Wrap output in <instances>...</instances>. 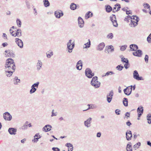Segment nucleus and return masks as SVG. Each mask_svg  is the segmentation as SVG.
<instances>
[{
  "label": "nucleus",
  "instance_id": "f257e3e1",
  "mask_svg": "<svg viewBox=\"0 0 151 151\" xmlns=\"http://www.w3.org/2000/svg\"><path fill=\"white\" fill-rule=\"evenodd\" d=\"M15 63L14 62V60L12 58L7 59L6 60L5 69L15 70Z\"/></svg>",
  "mask_w": 151,
  "mask_h": 151
},
{
  "label": "nucleus",
  "instance_id": "f03ea898",
  "mask_svg": "<svg viewBox=\"0 0 151 151\" xmlns=\"http://www.w3.org/2000/svg\"><path fill=\"white\" fill-rule=\"evenodd\" d=\"M139 21V18L136 15L131 16V23L130 25L131 27H134L138 24V22Z\"/></svg>",
  "mask_w": 151,
  "mask_h": 151
},
{
  "label": "nucleus",
  "instance_id": "7ed1b4c3",
  "mask_svg": "<svg viewBox=\"0 0 151 151\" xmlns=\"http://www.w3.org/2000/svg\"><path fill=\"white\" fill-rule=\"evenodd\" d=\"M72 40H69L67 44V48L68 50V52L69 53H71L72 52L73 49L75 46V44L74 42L71 43Z\"/></svg>",
  "mask_w": 151,
  "mask_h": 151
},
{
  "label": "nucleus",
  "instance_id": "20e7f679",
  "mask_svg": "<svg viewBox=\"0 0 151 151\" xmlns=\"http://www.w3.org/2000/svg\"><path fill=\"white\" fill-rule=\"evenodd\" d=\"M39 82H37L33 84L31 86V88L29 91L30 94H32L35 93L37 90V88H38Z\"/></svg>",
  "mask_w": 151,
  "mask_h": 151
},
{
  "label": "nucleus",
  "instance_id": "39448f33",
  "mask_svg": "<svg viewBox=\"0 0 151 151\" xmlns=\"http://www.w3.org/2000/svg\"><path fill=\"white\" fill-rule=\"evenodd\" d=\"M133 78L137 81L144 80V79L142 76H139V74L137 71L135 70L133 72Z\"/></svg>",
  "mask_w": 151,
  "mask_h": 151
},
{
  "label": "nucleus",
  "instance_id": "423d86ee",
  "mask_svg": "<svg viewBox=\"0 0 151 151\" xmlns=\"http://www.w3.org/2000/svg\"><path fill=\"white\" fill-rule=\"evenodd\" d=\"M86 76L89 78H91L94 76L93 73H92V71L89 68H87L86 69L85 71Z\"/></svg>",
  "mask_w": 151,
  "mask_h": 151
},
{
  "label": "nucleus",
  "instance_id": "0eeeda50",
  "mask_svg": "<svg viewBox=\"0 0 151 151\" xmlns=\"http://www.w3.org/2000/svg\"><path fill=\"white\" fill-rule=\"evenodd\" d=\"M114 50V48L112 45L106 46L105 47V52L108 53L113 52Z\"/></svg>",
  "mask_w": 151,
  "mask_h": 151
},
{
  "label": "nucleus",
  "instance_id": "6e6552de",
  "mask_svg": "<svg viewBox=\"0 0 151 151\" xmlns=\"http://www.w3.org/2000/svg\"><path fill=\"white\" fill-rule=\"evenodd\" d=\"M3 117L4 119L6 121H10L12 118V116L10 115V113L6 112L3 114Z\"/></svg>",
  "mask_w": 151,
  "mask_h": 151
},
{
  "label": "nucleus",
  "instance_id": "1a4fd4ad",
  "mask_svg": "<svg viewBox=\"0 0 151 151\" xmlns=\"http://www.w3.org/2000/svg\"><path fill=\"white\" fill-rule=\"evenodd\" d=\"M110 20L111 21L113 26L115 27H117L118 24L117 22L116 16L112 15L110 17Z\"/></svg>",
  "mask_w": 151,
  "mask_h": 151
},
{
  "label": "nucleus",
  "instance_id": "9d476101",
  "mask_svg": "<svg viewBox=\"0 0 151 151\" xmlns=\"http://www.w3.org/2000/svg\"><path fill=\"white\" fill-rule=\"evenodd\" d=\"M132 86L127 87L124 90V93L127 95H129L131 93L132 89Z\"/></svg>",
  "mask_w": 151,
  "mask_h": 151
},
{
  "label": "nucleus",
  "instance_id": "9b49d317",
  "mask_svg": "<svg viewBox=\"0 0 151 151\" xmlns=\"http://www.w3.org/2000/svg\"><path fill=\"white\" fill-rule=\"evenodd\" d=\"M114 95L113 91H110L106 96V100L108 103H110Z\"/></svg>",
  "mask_w": 151,
  "mask_h": 151
},
{
  "label": "nucleus",
  "instance_id": "f8f14e48",
  "mask_svg": "<svg viewBox=\"0 0 151 151\" xmlns=\"http://www.w3.org/2000/svg\"><path fill=\"white\" fill-rule=\"evenodd\" d=\"M54 14L56 18H60L63 15V13L61 10H58L55 12Z\"/></svg>",
  "mask_w": 151,
  "mask_h": 151
},
{
  "label": "nucleus",
  "instance_id": "ddd939ff",
  "mask_svg": "<svg viewBox=\"0 0 151 151\" xmlns=\"http://www.w3.org/2000/svg\"><path fill=\"white\" fill-rule=\"evenodd\" d=\"M15 41L17 45L20 48H22L23 47V43L22 41L18 38H16Z\"/></svg>",
  "mask_w": 151,
  "mask_h": 151
},
{
  "label": "nucleus",
  "instance_id": "4468645a",
  "mask_svg": "<svg viewBox=\"0 0 151 151\" xmlns=\"http://www.w3.org/2000/svg\"><path fill=\"white\" fill-rule=\"evenodd\" d=\"M5 74L8 77H10L12 76L15 70H8L7 69H5Z\"/></svg>",
  "mask_w": 151,
  "mask_h": 151
},
{
  "label": "nucleus",
  "instance_id": "2eb2a0df",
  "mask_svg": "<svg viewBox=\"0 0 151 151\" xmlns=\"http://www.w3.org/2000/svg\"><path fill=\"white\" fill-rule=\"evenodd\" d=\"M91 118H89L86 121L84 122V125L87 128H88L91 126Z\"/></svg>",
  "mask_w": 151,
  "mask_h": 151
},
{
  "label": "nucleus",
  "instance_id": "dca6fc26",
  "mask_svg": "<svg viewBox=\"0 0 151 151\" xmlns=\"http://www.w3.org/2000/svg\"><path fill=\"white\" fill-rule=\"evenodd\" d=\"M6 53H7V55L10 57H14L15 56V55L13 52L12 50H7L5 51V52Z\"/></svg>",
  "mask_w": 151,
  "mask_h": 151
},
{
  "label": "nucleus",
  "instance_id": "f3484780",
  "mask_svg": "<svg viewBox=\"0 0 151 151\" xmlns=\"http://www.w3.org/2000/svg\"><path fill=\"white\" fill-rule=\"evenodd\" d=\"M143 107L142 106L139 107L137 109V111L138 113V116L140 117L143 112Z\"/></svg>",
  "mask_w": 151,
  "mask_h": 151
},
{
  "label": "nucleus",
  "instance_id": "a211bd4d",
  "mask_svg": "<svg viewBox=\"0 0 151 151\" xmlns=\"http://www.w3.org/2000/svg\"><path fill=\"white\" fill-rule=\"evenodd\" d=\"M132 53L133 55L135 56L141 57L142 55V52L140 50H138L136 52H133Z\"/></svg>",
  "mask_w": 151,
  "mask_h": 151
},
{
  "label": "nucleus",
  "instance_id": "6ab92c4d",
  "mask_svg": "<svg viewBox=\"0 0 151 151\" xmlns=\"http://www.w3.org/2000/svg\"><path fill=\"white\" fill-rule=\"evenodd\" d=\"M126 137L127 139L129 141L131 139L132 137V134L131 131H128L126 132Z\"/></svg>",
  "mask_w": 151,
  "mask_h": 151
},
{
  "label": "nucleus",
  "instance_id": "aec40b11",
  "mask_svg": "<svg viewBox=\"0 0 151 151\" xmlns=\"http://www.w3.org/2000/svg\"><path fill=\"white\" fill-rule=\"evenodd\" d=\"M78 24L79 26L82 28L83 27L84 22L83 19L80 17H79L78 19Z\"/></svg>",
  "mask_w": 151,
  "mask_h": 151
},
{
  "label": "nucleus",
  "instance_id": "412c9836",
  "mask_svg": "<svg viewBox=\"0 0 151 151\" xmlns=\"http://www.w3.org/2000/svg\"><path fill=\"white\" fill-rule=\"evenodd\" d=\"M17 131L16 129L13 128H10L8 130L9 133L11 135H15Z\"/></svg>",
  "mask_w": 151,
  "mask_h": 151
},
{
  "label": "nucleus",
  "instance_id": "4be33fe9",
  "mask_svg": "<svg viewBox=\"0 0 151 151\" xmlns=\"http://www.w3.org/2000/svg\"><path fill=\"white\" fill-rule=\"evenodd\" d=\"M51 125H45L42 128V130L45 132H47L50 131L51 129L50 128H52Z\"/></svg>",
  "mask_w": 151,
  "mask_h": 151
},
{
  "label": "nucleus",
  "instance_id": "5701e85b",
  "mask_svg": "<svg viewBox=\"0 0 151 151\" xmlns=\"http://www.w3.org/2000/svg\"><path fill=\"white\" fill-rule=\"evenodd\" d=\"M129 47L130 48V50L132 51H136L138 49V46L135 44L131 45L129 46Z\"/></svg>",
  "mask_w": 151,
  "mask_h": 151
},
{
  "label": "nucleus",
  "instance_id": "b1692460",
  "mask_svg": "<svg viewBox=\"0 0 151 151\" xmlns=\"http://www.w3.org/2000/svg\"><path fill=\"white\" fill-rule=\"evenodd\" d=\"M42 63L40 60H38L37 63L36 67L38 70H40L42 67Z\"/></svg>",
  "mask_w": 151,
  "mask_h": 151
},
{
  "label": "nucleus",
  "instance_id": "393cba45",
  "mask_svg": "<svg viewBox=\"0 0 151 151\" xmlns=\"http://www.w3.org/2000/svg\"><path fill=\"white\" fill-rule=\"evenodd\" d=\"M13 36L14 37H16L17 36L18 37H21L22 35V31L20 29H18L17 30V31L16 33H15V34L13 35Z\"/></svg>",
  "mask_w": 151,
  "mask_h": 151
},
{
  "label": "nucleus",
  "instance_id": "a878e982",
  "mask_svg": "<svg viewBox=\"0 0 151 151\" xmlns=\"http://www.w3.org/2000/svg\"><path fill=\"white\" fill-rule=\"evenodd\" d=\"M82 61L81 60H79L76 64V68L77 70H80L82 68Z\"/></svg>",
  "mask_w": 151,
  "mask_h": 151
},
{
  "label": "nucleus",
  "instance_id": "bb28decb",
  "mask_svg": "<svg viewBox=\"0 0 151 151\" xmlns=\"http://www.w3.org/2000/svg\"><path fill=\"white\" fill-rule=\"evenodd\" d=\"M101 85V83L98 81V77L95 76V88H99Z\"/></svg>",
  "mask_w": 151,
  "mask_h": 151
},
{
  "label": "nucleus",
  "instance_id": "cd10ccee",
  "mask_svg": "<svg viewBox=\"0 0 151 151\" xmlns=\"http://www.w3.org/2000/svg\"><path fill=\"white\" fill-rule=\"evenodd\" d=\"M105 46V44L104 42L100 43L97 48V50H99L101 51L102 50Z\"/></svg>",
  "mask_w": 151,
  "mask_h": 151
},
{
  "label": "nucleus",
  "instance_id": "c85d7f7f",
  "mask_svg": "<svg viewBox=\"0 0 151 151\" xmlns=\"http://www.w3.org/2000/svg\"><path fill=\"white\" fill-rule=\"evenodd\" d=\"M20 80L18 79L17 77H15L13 79V81L14 85H19V83Z\"/></svg>",
  "mask_w": 151,
  "mask_h": 151
},
{
  "label": "nucleus",
  "instance_id": "c756f323",
  "mask_svg": "<svg viewBox=\"0 0 151 151\" xmlns=\"http://www.w3.org/2000/svg\"><path fill=\"white\" fill-rule=\"evenodd\" d=\"M126 149L127 151H132V146L130 142H129L127 144Z\"/></svg>",
  "mask_w": 151,
  "mask_h": 151
},
{
  "label": "nucleus",
  "instance_id": "7c9ffc66",
  "mask_svg": "<svg viewBox=\"0 0 151 151\" xmlns=\"http://www.w3.org/2000/svg\"><path fill=\"white\" fill-rule=\"evenodd\" d=\"M88 42L85 43L83 46V48H88L90 46L91 42L89 39L88 40Z\"/></svg>",
  "mask_w": 151,
  "mask_h": 151
},
{
  "label": "nucleus",
  "instance_id": "2f4dec72",
  "mask_svg": "<svg viewBox=\"0 0 151 151\" xmlns=\"http://www.w3.org/2000/svg\"><path fill=\"white\" fill-rule=\"evenodd\" d=\"M93 14L91 12H88L85 15V18L86 19H87L88 18L91 17L92 16Z\"/></svg>",
  "mask_w": 151,
  "mask_h": 151
},
{
  "label": "nucleus",
  "instance_id": "473e14b6",
  "mask_svg": "<svg viewBox=\"0 0 151 151\" xmlns=\"http://www.w3.org/2000/svg\"><path fill=\"white\" fill-rule=\"evenodd\" d=\"M123 103L124 105L125 106H127L128 105V101L127 99L126 98H124L123 99Z\"/></svg>",
  "mask_w": 151,
  "mask_h": 151
},
{
  "label": "nucleus",
  "instance_id": "72a5a7b5",
  "mask_svg": "<svg viewBox=\"0 0 151 151\" xmlns=\"http://www.w3.org/2000/svg\"><path fill=\"white\" fill-rule=\"evenodd\" d=\"M43 2L44 6L45 7H47L49 6L50 4L48 0H43Z\"/></svg>",
  "mask_w": 151,
  "mask_h": 151
},
{
  "label": "nucleus",
  "instance_id": "f704fd0d",
  "mask_svg": "<svg viewBox=\"0 0 151 151\" xmlns=\"http://www.w3.org/2000/svg\"><path fill=\"white\" fill-rule=\"evenodd\" d=\"M106 11L107 12H110L112 10V7L109 5H107L106 6Z\"/></svg>",
  "mask_w": 151,
  "mask_h": 151
},
{
  "label": "nucleus",
  "instance_id": "c9c22d12",
  "mask_svg": "<svg viewBox=\"0 0 151 151\" xmlns=\"http://www.w3.org/2000/svg\"><path fill=\"white\" fill-rule=\"evenodd\" d=\"M70 8L72 10H75L76 9V4L74 3L71 4L70 6Z\"/></svg>",
  "mask_w": 151,
  "mask_h": 151
},
{
  "label": "nucleus",
  "instance_id": "e433bc0d",
  "mask_svg": "<svg viewBox=\"0 0 151 151\" xmlns=\"http://www.w3.org/2000/svg\"><path fill=\"white\" fill-rule=\"evenodd\" d=\"M27 123V122H25L24 124L21 127L20 129L22 130L26 129L27 128V127L28 126Z\"/></svg>",
  "mask_w": 151,
  "mask_h": 151
},
{
  "label": "nucleus",
  "instance_id": "4c0bfd02",
  "mask_svg": "<svg viewBox=\"0 0 151 151\" xmlns=\"http://www.w3.org/2000/svg\"><path fill=\"white\" fill-rule=\"evenodd\" d=\"M47 57L48 58H50L53 55V52L52 51L51 52H47L46 53Z\"/></svg>",
  "mask_w": 151,
  "mask_h": 151
},
{
  "label": "nucleus",
  "instance_id": "58836bf2",
  "mask_svg": "<svg viewBox=\"0 0 151 151\" xmlns=\"http://www.w3.org/2000/svg\"><path fill=\"white\" fill-rule=\"evenodd\" d=\"M141 145V143L140 142H138L135 145L133 146V148L136 150L137 148H139V147Z\"/></svg>",
  "mask_w": 151,
  "mask_h": 151
},
{
  "label": "nucleus",
  "instance_id": "ea45409f",
  "mask_svg": "<svg viewBox=\"0 0 151 151\" xmlns=\"http://www.w3.org/2000/svg\"><path fill=\"white\" fill-rule=\"evenodd\" d=\"M116 68L119 71H121L124 68V67L123 66H121V65H117Z\"/></svg>",
  "mask_w": 151,
  "mask_h": 151
},
{
  "label": "nucleus",
  "instance_id": "a19ab883",
  "mask_svg": "<svg viewBox=\"0 0 151 151\" xmlns=\"http://www.w3.org/2000/svg\"><path fill=\"white\" fill-rule=\"evenodd\" d=\"M121 61L124 63H129V60L127 58H121Z\"/></svg>",
  "mask_w": 151,
  "mask_h": 151
},
{
  "label": "nucleus",
  "instance_id": "79ce46f5",
  "mask_svg": "<svg viewBox=\"0 0 151 151\" xmlns=\"http://www.w3.org/2000/svg\"><path fill=\"white\" fill-rule=\"evenodd\" d=\"M143 6L144 8H147V9H150V7L149 4L145 3L143 4Z\"/></svg>",
  "mask_w": 151,
  "mask_h": 151
},
{
  "label": "nucleus",
  "instance_id": "37998d69",
  "mask_svg": "<svg viewBox=\"0 0 151 151\" xmlns=\"http://www.w3.org/2000/svg\"><path fill=\"white\" fill-rule=\"evenodd\" d=\"M87 106H88V107L86 109L83 110V111H85L88 110L89 109H93L94 107V105L92 104H88L87 105Z\"/></svg>",
  "mask_w": 151,
  "mask_h": 151
},
{
  "label": "nucleus",
  "instance_id": "c03bdc74",
  "mask_svg": "<svg viewBox=\"0 0 151 151\" xmlns=\"http://www.w3.org/2000/svg\"><path fill=\"white\" fill-rule=\"evenodd\" d=\"M113 37V33H109L107 36V38L108 39H111Z\"/></svg>",
  "mask_w": 151,
  "mask_h": 151
},
{
  "label": "nucleus",
  "instance_id": "a18cd8bd",
  "mask_svg": "<svg viewBox=\"0 0 151 151\" xmlns=\"http://www.w3.org/2000/svg\"><path fill=\"white\" fill-rule=\"evenodd\" d=\"M17 24L19 27H20L21 25V22L19 19H17L16 21Z\"/></svg>",
  "mask_w": 151,
  "mask_h": 151
},
{
  "label": "nucleus",
  "instance_id": "49530a36",
  "mask_svg": "<svg viewBox=\"0 0 151 151\" xmlns=\"http://www.w3.org/2000/svg\"><path fill=\"white\" fill-rule=\"evenodd\" d=\"M127 47V45H124L122 46L120 48L121 50L122 51H124L125 50Z\"/></svg>",
  "mask_w": 151,
  "mask_h": 151
},
{
  "label": "nucleus",
  "instance_id": "de8ad7c7",
  "mask_svg": "<svg viewBox=\"0 0 151 151\" xmlns=\"http://www.w3.org/2000/svg\"><path fill=\"white\" fill-rule=\"evenodd\" d=\"M131 17L130 16L128 15L125 17L124 19V20L125 21H127V22H129V20L130 19L131 20Z\"/></svg>",
  "mask_w": 151,
  "mask_h": 151
},
{
  "label": "nucleus",
  "instance_id": "09e8293b",
  "mask_svg": "<svg viewBox=\"0 0 151 151\" xmlns=\"http://www.w3.org/2000/svg\"><path fill=\"white\" fill-rule=\"evenodd\" d=\"M144 60H145V62L146 63H148V62L149 57L147 55H145V57L144 58Z\"/></svg>",
  "mask_w": 151,
  "mask_h": 151
},
{
  "label": "nucleus",
  "instance_id": "8fccbe9b",
  "mask_svg": "<svg viewBox=\"0 0 151 151\" xmlns=\"http://www.w3.org/2000/svg\"><path fill=\"white\" fill-rule=\"evenodd\" d=\"M114 73L112 71H109L107 72L106 73V75H107V76H109V75H113L114 74Z\"/></svg>",
  "mask_w": 151,
  "mask_h": 151
},
{
  "label": "nucleus",
  "instance_id": "3c124183",
  "mask_svg": "<svg viewBox=\"0 0 151 151\" xmlns=\"http://www.w3.org/2000/svg\"><path fill=\"white\" fill-rule=\"evenodd\" d=\"M147 40L148 42H151V33L147 37Z\"/></svg>",
  "mask_w": 151,
  "mask_h": 151
},
{
  "label": "nucleus",
  "instance_id": "603ef678",
  "mask_svg": "<svg viewBox=\"0 0 151 151\" xmlns=\"http://www.w3.org/2000/svg\"><path fill=\"white\" fill-rule=\"evenodd\" d=\"M91 84L92 86H94V77L93 78L91 81Z\"/></svg>",
  "mask_w": 151,
  "mask_h": 151
},
{
  "label": "nucleus",
  "instance_id": "864d4df0",
  "mask_svg": "<svg viewBox=\"0 0 151 151\" xmlns=\"http://www.w3.org/2000/svg\"><path fill=\"white\" fill-rule=\"evenodd\" d=\"M54 110H52V114L51 115V117H53L54 116H56L57 114V112H55V113H54Z\"/></svg>",
  "mask_w": 151,
  "mask_h": 151
},
{
  "label": "nucleus",
  "instance_id": "5fc2aeb1",
  "mask_svg": "<svg viewBox=\"0 0 151 151\" xmlns=\"http://www.w3.org/2000/svg\"><path fill=\"white\" fill-rule=\"evenodd\" d=\"M125 117H126L127 119H128V118L130 117V114L128 112H126L125 114Z\"/></svg>",
  "mask_w": 151,
  "mask_h": 151
},
{
  "label": "nucleus",
  "instance_id": "6e6d98bb",
  "mask_svg": "<svg viewBox=\"0 0 151 151\" xmlns=\"http://www.w3.org/2000/svg\"><path fill=\"white\" fill-rule=\"evenodd\" d=\"M116 5L117 6V9L116 10V11H117V12L120 10V8H121V6L119 4H116Z\"/></svg>",
  "mask_w": 151,
  "mask_h": 151
},
{
  "label": "nucleus",
  "instance_id": "4d7b16f0",
  "mask_svg": "<svg viewBox=\"0 0 151 151\" xmlns=\"http://www.w3.org/2000/svg\"><path fill=\"white\" fill-rule=\"evenodd\" d=\"M117 9V6L116 5V4H115L114 5V7L113 9V12H117V11H116V9Z\"/></svg>",
  "mask_w": 151,
  "mask_h": 151
},
{
  "label": "nucleus",
  "instance_id": "13d9d810",
  "mask_svg": "<svg viewBox=\"0 0 151 151\" xmlns=\"http://www.w3.org/2000/svg\"><path fill=\"white\" fill-rule=\"evenodd\" d=\"M52 150L53 151H60V149L58 147H52Z\"/></svg>",
  "mask_w": 151,
  "mask_h": 151
},
{
  "label": "nucleus",
  "instance_id": "bf43d9fd",
  "mask_svg": "<svg viewBox=\"0 0 151 151\" xmlns=\"http://www.w3.org/2000/svg\"><path fill=\"white\" fill-rule=\"evenodd\" d=\"M120 110L118 109H116L115 111L116 114L117 115H119L120 114Z\"/></svg>",
  "mask_w": 151,
  "mask_h": 151
},
{
  "label": "nucleus",
  "instance_id": "052dcab7",
  "mask_svg": "<svg viewBox=\"0 0 151 151\" xmlns=\"http://www.w3.org/2000/svg\"><path fill=\"white\" fill-rule=\"evenodd\" d=\"M39 138L37 137H35L33 140V141H34V142H37L38 141Z\"/></svg>",
  "mask_w": 151,
  "mask_h": 151
},
{
  "label": "nucleus",
  "instance_id": "680f3d73",
  "mask_svg": "<svg viewBox=\"0 0 151 151\" xmlns=\"http://www.w3.org/2000/svg\"><path fill=\"white\" fill-rule=\"evenodd\" d=\"M128 65L129 63H125V64L124 65V67L126 69H127L129 68V67L127 66Z\"/></svg>",
  "mask_w": 151,
  "mask_h": 151
},
{
  "label": "nucleus",
  "instance_id": "e2e57ef3",
  "mask_svg": "<svg viewBox=\"0 0 151 151\" xmlns=\"http://www.w3.org/2000/svg\"><path fill=\"white\" fill-rule=\"evenodd\" d=\"M101 135V133L100 132H98L96 134V137H100Z\"/></svg>",
  "mask_w": 151,
  "mask_h": 151
},
{
  "label": "nucleus",
  "instance_id": "0e129e2a",
  "mask_svg": "<svg viewBox=\"0 0 151 151\" xmlns=\"http://www.w3.org/2000/svg\"><path fill=\"white\" fill-rule=\"evenodd\" d=\"M69 145H70L71 147H72V144L70 143H68L65 144V146L68 147H69Z\"/></svg>",
  "mask_w": 151,
  "mask_h": 151
},
{
  "label": "nucleus",
  "instance_id": "69168bd1",
  "mask_svg": "<svg viewBox=\"0 0 151 151\" xmlns=\"http://www.w3.org/2000/svg\"><path fill=\"white\" fill-rule=\"evenodd\" d=\"M147 119L148 121V123L150 124H151V119L150 118H147Z\"/></svg>",
  "mask_w": 151,
  "mask_h": 151
},
{
  "label": "nucleus",
  "instance_id": "338daca9",
  "mask_svg": "<svg viewBox=\"0 0 151 151\" xmlns=\"http://www.w3.org/2000/svg\"><path fill=\"white\" fill-rule=\"evenodd\" d=\"M131 11L130 10L129 11H126V14L127 15H129V14H130L132 13V12H131Z\"/></svg>",
  "mask_w": 151,
  "mask_h": 151
},
{
  "label": "nucleus",
  "instance_id": "774afa93",
  "mask_svg": "<svg viewBox=\"0 0 151 151\" xmlns=\"http://www.w3.org/2000/svg\"><path fill=\"white\" fill-rule=\"evenodd\" d=\"M73 145H72V147H70V148H68V151H72L73 150Z\"/></svg>",
  "mask_w": 151,
  "mask_h": 151
}]
</instances>
